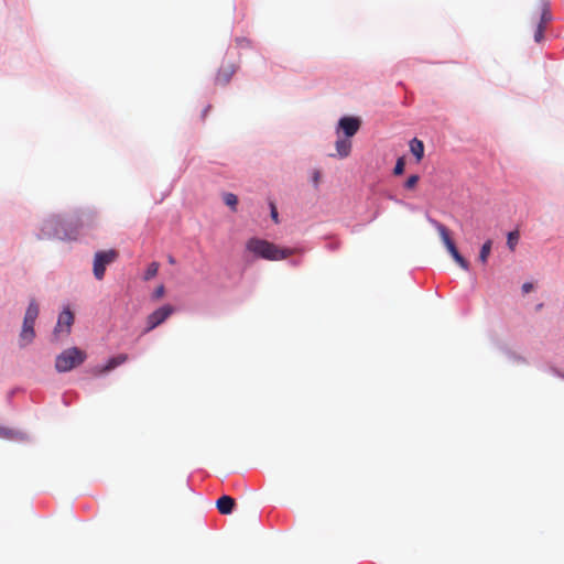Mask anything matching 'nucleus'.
<instances>
[{"instance_id":"obj_1","label":"nucleus","mask_w":564,"mask_h":564,"mask_svg":"<svg viewBox=\"0 0 564 564\" xmlns=\"http://www.w3.org/2000/svg\"><path fill=\"white\" fill-rule=\"evenodd\" d=\"M246 248L256 257L269 261L284 260L290 256L301 251L300 249L283 248L260 238H250L246 243Z\"/></svg>"},{"instance_id":"obj_2","label":"nucleus","mask_w":564,"mask_h":564,"mask_svg":"<svg viewBox=\"0 0 564 564\" xmlns=\"http://www.w3.org/2000/svg\"><path fill=\"white\" fill-rule=\"evenodd\" d=\"M87 355L77 347H70L63 350L55 359V369L57 372H67L80 366L86 360Z\"/></svg>"},{"instance_id":"obj_3","label":"nucleus","mask_w":564,"mask_h":564,"mask_svg":"<svg viewBox=\"0 0 564 564\" xmlns=\"http://www.w3.org/2000/svg\"><path fill=\"white\" fill-rule=\"evenodd\" d=\"M39 316V305L37 303L32 300L29 303V306L26 308L24 318H23V325L22 329L19 336V345L20 347H25L29 344H31L35 337L34 332V324Z\"/></svg>"},{"instance_id":"obj_4","label":"nucleus","mask_w":564,"mask_h":564,"mask_svg":"<svg viewBox=\"0 0 564 564\" xmlns=\"http://www.w3.org/2000/svg\"><path fill=\"white\" fill-rule=\"evenodd\" d=\"M431 224L435 227L437 230L441 240L443 241L444 246L446 247L449 254L453 257L454 261L465 271L469 270V263L468 261L458 252L454 241L451 238L448 228L438 223L437 220H431Z\"/></svg>"},{"instance_id":"obj_5","label":"nucleus","mask_w":564,"mask_h":564,"mask_svg":"<svg viewBox=\"0 0 564 564\" xmlns=\"http://www.w3.org/2000/svg\"><path fill=\"white\" fill-rule=\"evenodd\" d=\"M119 253L115 249L98 251L94 258V275L97 280H102L105 276L106 267L115 262Z\"/></svg>"},{"instance_id":"obj_6","label":"nucleus","mask_w":564,"mask_h":564,"mask_svg":"<svg viewBox=\"0 0 564 564\" xmlns=\"http://www.w3.org/2000/svg\"><path fill=\"white\" fill-rule=\"evenodd\" d=\"M174 312V307L172 305H163L155 310L147 317V327L144 333H149L153 330L155 327L163 324Z\"/></svg>"},{"instance_id":"obj_7","label":"nucleus","mask_w":564,"mask_h":564,"mask_svg":"<svg viewBox=\"0 0 564 564\" xmlns=\"http://www.w3.org/2000/svg\"><path fill=\"white\" fill-rule=\"evenodd\" d=\"M74 324V314L69 308H65L58 316L56 326L53 332L55 340H58L62 335L67 336L70 334L72 325Z\"/></svg>"},{"instance_id":"obj_8","label":"nucleus","mask_w":564,"mask_h":564,"mask_svg":"<svg viewBox=\"0 0 564 564\" xmlns=\"http://www.w3.org/2000/svg\"><path fill=\"white\" fill-rule=\"evenodd\" d=\"M361 120L358 117L345 116L339 119L338 128L343 130L346 138L354 137L360 129Z\"/></svg>"},{"instance_id":"obj_9","label":"nucleus","mask_w":564,"mask_h":564,"mask_svg":"<svg viewBox=\"0 0 564 564\" xmlns=\"http://www.w3.org/2000/svg\"><path fill=\"white\" fill-rule=\"evenodd\" d=\"M551 20V13L546 7V4H543L541 8V14L540 19L536 24V30L534 32V40L535 42H541L544 36V30L546 23Z\"/></svg>"},{"instance_id":"obj_10","label":"nucleus","mask_w":564,"mask_h":564,"mask_svg":"<svg viewBox=\"0 0 564 564\" xmlns=\"http://www.w3.org/2000/svg\"><path fill=\"white\" fill-rule=\"evenodd\" d=\"M235 73L236 67L234 64L221 65L215 78L216 84L221 86L227 85Z\"/></svg>"},{"instance_id":"obj_11","label":"nucleus","mask_w":564,"mask_h":564,"mask_svg":"<svg viewBox=\"0 0 564 564\" xmlns=\"http://www.w3.org/2000/svg\"><path fill=\"white\" fill-rule=\"evenodd\" d=\"M236 506V501L234 498L229 496H221L217 502L216 507L221 514H230Z\"/></svg>"},{"instance_id":"obj_12","label":"nucleus","mask_w":564,"mask_h":564,"mask_svg":"<svg viewBox=\"0 0 564 564\" xmlns=\"http://www.w3.org/2000/svg\"><path fill=\"white\" fill-rule=\"evenodd\" d=\"M127 360H128L127 354H120L118 356H115L107 361V364L100 369L99 372L105 373V372L111 371L115 368H117L118 366L124 364Z\"/></svg>"},{"instance_id":"obj_13","label":"nucleus","mask_w":564,"mask_h":564,"mask_svg":"<svg viewBox=\"0 0 564 564\" xmlns=\"http://www.w3.org/2000/svg\"><path fill=\"white\" fill-rule=\"evenodd\" d=\"M336 151L339 158H347L351 151V142L347 139H338L336 141Z\"/></svg>"},{"instance_id":"obj_14","label":"nucleus","mask_w":564,"mask_h":564,"mask_svg":"<svg viewBox=\"0 0 564 564\" xmlns=\"http://www.w3.org/2000/svg\"><path fill=\"white\" fill-rule=\"evenodd\" d=\"M410 151L415 156L416 161L420 162L424 155V144L421 140L414 138L410 141Z\"/></svg>"},{"instance_id":"obj_15","label":"nucleus","mask_w":564,"mask_h":564,"mask_svg":"<svg viewBox=\"0 0 564 564\" xmlns=\"http://www.w3.org/2000/svg\"><path fill=\"white\" fill-rule=\"evenodd\" d=\"M491 247H492V241L491 240H487L482 246H481V249H480V252H479V261L481 263H487L488 261V258L490 256V252H491Z\"/></svg>"},{"instance_id":"obj_16","label":"nucleus","mask_w":564,"mask_h":564,"mask_svg":"<svg viewBox=\"0 0 564 564\" xmlns=\"http://www.w3.org/2000/svg\"><path fill=\"white\" fill-rule=\"evenodd\" d=\"M224 202L227 206L235 210L238 204V197L232 193H226L224 195Z\"/></svg>"},{"instance_id":"obj_17","label":"nucleus","mask_w":564,"mask_h":564,"mask_svg":"<svg viewBox=\"0 0 564 564\" xmlns=\"http://www.w3.org/2000/svg\"><path fill=\"white\" fill-rule=\"evenodd\" d=\"M158 270H159V263L152 262L145 271L144 279L150 280V279L154 278L158 274Z\"/></svg>"},{"instance_id":"obj_18","label":"nucleus","mask_w":564,"mask_h":564,"mask_svg":"<svg viewBox=\"0 0 564 564\" xmlns=\"http://www.w3.org/2000/svg\"><path fill=\"white\" fill-rule=\"evenodd\" d=\"M518 240H519V234L518 231H511L508 234V247L513 250L516 245L518 243Z\"/></svg>"},{"instance_id":"obj_19","label":"nucleus","mask_w":564,"mask_h":564,"mask_svg":"<svg viewBox=\"0 0 564 564\" xmlns=\"http://www.w3.org/2000/svg\"><path fill=\"white\" fill-rule=\"evenodd\" d=\"M419 180H420L419 175H411V176L406 180V182H405V184H404L405 188H408V189H412V188H414V187H415V185L417 184Z\"/></svg>"},{"instance_id":"obj_20","label":"nucleus","mask_w":564,"mask_h":564,"mask_svg":"<svg viewBox=\"0 0 564 564\" xmlns=\"http://www.w3.org/2000/svg\"><path fill=\"white\" fill-rule=\"evenodd\" d=\"M404 172V160L402 158L398 159L395 166L393 169V173L395 175H401Z\"/></svg>"},{"instance_id":"obj_21","label":"nucleus","mask_w":564,"mask_h":564,"mask_svg":"<svg viewBox=\"0 0 564 564\" xmlns=\"http://www.w3.org/2000/svg\"><path fill=\"white\" fill-rule=\"evenodd\" d=\"M164 293H165L164 286L160 285L155 289V291L153 293V297L158 300V299L162 297L164 295Z\"/></svg>"},{"instance_id":"obj_22","label":"nucleus","mask_w":564,"mask_h":564,"mask_svg":"<svg viewBox=\"0 0 564 564\" xmlns=\"http://www.w3.org/2000/svg\"><path fill=\"white\" fill-rule=\"evenodd\" d=\"M533 288H534V286H533V284H532V283H530V282H525V283H523V284H522V292H523L524 294L530 293V292L533 290Z\"/></svg>"},{"instance_id":"obj_23","label":"nucleus","mask_w":564,"mask_h":564,"mask_svg":"<svg viewBox=\"0 0 564 564\" xmlns=\"http://www.w3.org/2000/svg\"><path fill=\"white\" fill-rule=\"evenodd\" d=\"M271 217L274 220V223L279 221V218H278L279 215H278V210H276V207L274 204H271Z\"/></svg>"},{"instance_id":"obj_24","label":"nucleus","mask_w":564,"mask_h":564,"mask_svg":"<svg viewBox=\"0 0 564 564\" xmlns=\"http://www.w3.org/2000/svg\"><path fill=\"white\" fill-rule=\"evenodd\" d=\"M0 436L7 437L9 436V432L4 427H0Z\"/></svg>"},{"instance_id":"obj_25","label":"nucleus","mask_w":564,"mask_h":564,"mask_svg":"<svg viewBox=\"0 0 564 564\" xmlns=\"http://www.w3.org/2000/svg\"><path fill=\"white\" fill-rule=\"evenodd\" d=\"M318 180H319V172L315 171V173H314V182L317 184Z\"/></svg>"},{"instance_id":"obj_26","label":"nucleus","mask_w":564,"mask_h":564,"mask_svg":"<svg viewBox=\"0 0 564 564\" xmlns=\"http://www.w3.org/2000/svg\"><path fill=\"white\" fill-rule=\"evenodd\" d=\"M169 262H170L171 264H173V263L175 262V261H174V259H173V257H170V258H169Z\"/></svg>"}]
</instances>
